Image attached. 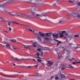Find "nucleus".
Here are the masks:
<instances>
[{
    "label": "nucleus",
    "mask_w": 80,
    "mask_h": 80,
    "mask_svg": "<svg viewBox=\"0 0 80 80\" xmlns=\"http://www.w3.org/2000/svg\"><path fill=\"white\" fill-rule=\"evenodd\" d=\"M29 11L31 12L29 13V15L27 14L21 13V17H22L25 18H32V16H33L34 17H36V18H40V20H43V21H45V22L48 21V19L46 18V16L45 14L42 13L40 15L39 14L36 13V12H34L31 8L29 9Z\"/></svg>",
    "instance_id": "obj_1"
},
{
    "label": "nucleus",
    "mask_w": 80,
    "mask_h": 80,
    "mask_svg": "<svg viewBox=\"0 0 80 80\" xmlns=\"http://www.w3.org/2000/svg\"><path fill=\"white\" fill-rule=\"evenodd\" d=\"M35 35H37L38 39L40 40V42H42V38H44L45 40H49V38L52 35V33H42L41 32H39L38 31H37L33 29L32 31Z\"/></svg>",
    "instance_id": "obj_2"
},
{
    "label": "nucleus",
    "mask_w": 80,
    "mask_h": 80,
    "mask_svg": "<svg viewBox=\"0 0 80 80\" xmlns=\"http://www.w3.org/2000/svg\"><path fill=\"white\" fill-rule=\"evenodd\" d=\"M61 33H59V34L60 35V37L63 38V37L64 38L66 39V42H69V41L71 40L72 39V35L70 34H69L68 33H66V31H62L61 32ZM63 33H65V35H64Z\"/></svg>",
    "instance_id": "obj_3"
},
{
    "label": "nucleus",
    "mask_w": 80,
    "mask_h": 80,
    "mask_svg": "<svg viewBox=\"0 0 80 80\" xmlns=\"http://www.w3.org/2000/svg\"><path fill=\"white\" fill-rule=\"evenodd\" d=\"M60 48L61 50H63L64 52L65 53H66V54H68V55H70L69 53L70 52V50L68 49L69 48V47L66 46L65 48H64L63 47L61 46L60 47Z\"/></svg>",
    "instance_id": "obj_4"
},
{
    "label": "nucleus",
    "mask_w": 80,
    "mask_h": 80,
    "mask_svg": "<svg viewBox=\"0 0 80 80\" xmlns=\"http://www.w3.org/2000/svg\"><path fill=\"white\" fill-rule=\"evenodd\" d=\"M72 16L74 18H76V17L80 18V12L78 11L75 12L72 14Z\"/></svg>",
    "instance_id": "obj_5"
},
{
    "label": "nucleus",
    "mask_w": 80,
    "mask_h": 80,
    "mask_svg": "<svg viewBox=\"0 0 80 80\" xmlns=\"http://www.w3.org/2000/svg\"><path fill=\"white\" fill-rule=\"evenodd\" d=\"M10 57L13 60H15V61H22V60H25V59L23 58H21V59H18L17 58H14V57H13V56H11Z\"/></svg>",
    "instance_id": "obj_6"
},
{
    "label": "nucleus",
    "mask_w": 80,
    "mask_h": 80,
    "mask_svg": "<svg viewBox=\"0 0 80 80\" xmlns=\"http://www.w3.org/2000/svg\"><path fill=\"white\" fill-rule=\"evenodd\" d=\"M27 1L28 2L32 3H33V4H38V1L37 0H27Z\"/></svg>",
    "instance_id": "obj_7"
},
{
    "label": "nucleus",
    "mask_w": 80,
    "mask_h": 80,
    "mask_svg": "<svg viewBox=\"0 0 80 80\" xmlns=\"http://www.w3.org/2000/svg\"><path fill=\"white\" fill-rule=\"evenodd\" d=\"M15 0H6L5 1V2L3 4V5H5L6 4H8L9 3H12V2H14Z\"/></svg>",
    "instance_id": "obj_8"
},
{
    "label": "nucleus",
    "mask_w": 80,
    "mask_h": 80,
    "mask_svg": "<svg viewBox=\"0 0 80 80\" xmlns=\"http://www.w3.org/2000/svg\"><path fill=\"white\" fill-rule=\"evenodd\" d=\"M6 45H2V46H3V47H6V48H10V49H11V45H10V44L9 43H5Z\"/></svg>",
    "instance_id": "obj_9"
},
{
    "label": "nucleus",
    "mask_w": 80,
    "mask_h": 80,
    "mask_svg": "<svg viewBox=\"0 0 80 80\" xmlns=\"http://www.w3.org/2000/svg\"><path fill=\"white\" fill-rule=\"evenodd\" d=\"M21 25H23V26H25V27H26L27 30H29V31L32 32L33 29L31 28L30 27L27 26V25L23 24Z\"/></svg>",
    "instance_id": "obj_10"
},
{
    "label": "nucleus",
    "mask_w": 80,
    "mask_h": 80,
    "mask_svg": "<svg viewBox=\"0 0 80 80\" xmlns=\"http://www.w3.org/2000/svg\"><path fill=\"white\" fill-rule=\"evenodd\" d=\"M69 45H71V47L72 48H76V47H77V45H74V44H72V43H69Z\"/></svg>",
    "instance_id": "obj_11"
},
{
    "label": "nucleus",
    "mask_w": 80,
    "mask_h": 80,
    "mask_svg": "<svg viewBox=\"0 0 80 80\" xmlns=\"http://www.w3.org/2000/svg\"><path fill=\"white\" fill-rule=\"evenodd\" d=\"M62 56V53L61 52L60 53H59L58 54V59H60V58H61V57Z\"/></svg>",
    "instance_id": "obj_12"
},
{
    "label": "nucleus",
    "mask_w": 80,
    "mask_h": 80,
    "mask_svg": "<svg viewBox=\"0 0 80 80\" xmlns=\"http://www.w3.org/2000/svg\"><path fill=\"white\" fill-rule=\"evenodd\" d=\"M18 73H24V72H15L13 73V75H18Z\"/></svg>",
    "instance_id": "obj_13"
},
{
    "label": "nucleus",
    "mask_w": 80,
    "mask_h": 80,
    "mask_svg": "<svg viewBox=\"0 0 80 80\" xmlns=\"http://www.w3.org/2000/svg\"><path fill=\"white\" fill-rule=\"evenodd\" d=\"M52 36L53 37H55L56 38H57L58 37V34H57L56 35H55V34H53L52 35Z\"/></svg>",
    "instance_id": "obj_14"
},
{
    "label": "nucleus",
    "mask_w": 80,
    "mask_h": 80,
    "mask_svg": "<svg viewBox=\"0 0 80 80\" xmlns=\"http://www.w3.org/2000/svg\"><path fill=\"white\" fill-rule=\"evenodd\" d=\"M70 56H67V57L65 59V61H68V60H70Z\"/></svg>",
    "instance_id": "obj_15"
},
{
    "label": "nucleus",
    "mask_w": 80,
    "mask_h": 80,
    "mask_svg": "<svg viewBox=\"0 0 80 80\" xmlns=\"http://www.w3.org/2000/svg\"><path fill=\"white\" fill-rule=\"evenodd\" d=\"M21 13H18L17 12H15L14 15L15 16H21Z\"/></svg>",
    "instance_id": "obj_16"
},
{
    "label": "nucleus",
    "mask_w": 80,
    "mask_h": 80,
    "mask_svg": "<svg viewBox=\"0 0 80 80\" xmlns=\"http://www.w3.org/2000/svg\"><path fill=\"white\" fill-rule=\"evenodd\" d=\"M23 46L25 48H27V49H28V50H30V48L28 46L25 45H23Z\"/></svg>",
    "instance_id": "obj_17"
},
{
    "label": "nucleus",
    "mask_w": 80,
    "mask_h": 80,
    "mask_svg": "<svg viewBox=\"0 0 80 80\" xmlns=\"http://www.w3.org/2000/svg\"><path fill=\"white\" fill-rule=\"evenodd\" d=\"M8 13H9L10 15H11L12 16H15V14H13V13L10 12H8Z\"/></svg>",
    "instance_id": "obj_18"
},
{
    "label": "nucleus",
    "mask_w": 80,
    "mask_h": 80,
    "mask_svg": "<svg viewBox=\"0 0 80 80\" xmlns=\"http://www.w3.org/2000/svg\"><path fill=\"white\" fill-rule=\"evenodd\" d=\"M7 22H8V24L9 26H10V25H11V22L12 21H7Z\"/></svg>",
    "instance_id": "obj_19"
},
{
    "label": "nucleus",
    "mask_w": 80,
    "mask_h": 80,
    "mask_svg": "<svg viewBox=\"0 0 80 80\" xmlns=\"http://www.w3.org/2000/svg\"><path fill=\"white\" fill-rule=\"evenodd\" d=\"M55 41H57V42H58V43L57 44V46L58 45H59V44H60V43H62V42L58 41V40H55Z\"/></svg>",
    "instance_id": "obj_20"
},
{
    "label": "nucleus",
    "mask_w": 80,
    "mask_h": 80,
    "mask_svg": "<svg viewBox=\"0 0 80 80\" xmlns=\"http://www.w3.org/2000/svg\"><path fill=\"white\" fill-rule=\"evenodd\" d=\"M48 64H49L50 65H53V62H50V61L48 62Z\"/></svg>",
    "instance_id": "obj_21"
},
{
    "label": "nucleus",
    "mask_w": 80,
    "mask_h": 80,
    "mask_svg": "<svg viewBox=\"0 0 80 80\" xmlns=\"http://www.w3.org/2000/svg\"><path fill=\"white\" fill-rule=\"evenodd\" d=\"M55 51H56L57 52L58 54L59 53H60V51L57 48H56V49H55Z\"/></svg>",
    "instance_id": "obj_22"
},
{
    "label": "nucleus",
    "mask_w": 80,
    "mask_h": 80,
    "mask_svg": "<svg viewBox=\"0 0 80 80\" xmlns=\"http://www.w3.org/2000/svg\"><path fill=\"white\" fill-rule=\"evenodd\" d=\"M0 19H1V20H2L3 21H4V22H7V21L5 19H4L3 18H0Z\"/></svg>",
    "instance_id": "obj_23"
},
{
    "label": "nucleus",
    "mask_w": 80,
    "mask_h": 80,
    "mask_svg": "<svg viewBox=\"0 0 80 80\" xmlns=\"http://www.w3.org/2000/svg\"><path fill=\"white\" fill-rule=\"evenodd\" d=\"M60 75L62 78H65V76L64 75L60 74Z\"/></svg>",
    "instance_id": "obj_24"
},
{
    "label": "nucleus",
    "mask_w": 80,
    "mask_h": 80,
    "mask_svg": "<svg viewBox=\"0 0 80 80\" xmlns=\"http://www.w3.org/2000/svg\"><path fill=\"white\" fill-rule=\"evenodd\" d=\"M10 41L11 42H17L16 40L15 39H12V40H10Z\"/></svg>",
    "instance_id": "obj_25"
},
{
    "label": "nucleus",
    "mask_w": 80,
    "mask_h": 80,
    "mask_svg": "<svg viewBox=\"0 0 80 80\" xmlns=\"http://www.w3.org/2000/svg\"><path fill=\"white\" fill-rule=\"evenodd\" d=\"M58 63L57 62L56 64L53 67V68H55V67H57V66H58Z\"/></svg>",
    "instance_id": "obj_26"
},
{
    "label": "nucleus",
    "mask_w": 80,
    "mask_h": 80,
    "mask_svg": "<svg viewBox=\"0 0 80 80\" xmlns=\"http://www.w3.org/2000/svg\"><path fill=\"white\" fill-rule=\"evenodd\" d=\"M4 77H10V78H13V77H14L13 76H4Z\"/></svg>",
    "instance_id": "obj_27"
},
{
    "label": "nucleus",
    "mask_w": 80,
    "mask_h": 80,
    "mask_svg": "<svg viewBox=\"0 0 80 80\" xmlns=\"http://www.w3.org/2000/svg\"><path fill=\"white\" fill-rule=\"evenodd\" d=\"M68 2H70V3H74V1L69 0L68 1Z\"/></svg>",
    "instance_id": "obj_28"
},
{
    "label": "nucleus",
    "mask_w": 80,
    "mask_h": 80,
    "mask_svg": "<svg viewBox=\"0 0 80 80\" xmlns=\"http://www.w3.org/2000/svg\"><path fill=\"white\" fill-rule=\"evenodd\" d=\"M56 2H62V1L61 0H55Z\"/></svg>",
    "instance_id": "obj_29"
},
{
    "label": "nucleus",
    "mask_w": 80,
    "mask_h": 80,
    "mask_svg": "<svg viewBox=\"0 0 80 80\" xmlns=\"http://www.w3.org/2000/svg\"><path fill=\"white\" fill-rule=\"evenodd\" d=\"M79 35H74V37L75 38L76 37H79Z\"/></svg>",
    "instance_id": "obj_30"
},
{
    "label": "nucleus",
    "mask_w": 80,
    "mask_h": 80,
    "mask_svg": "<svg viewBox=\"0 0 80 80\" xmlns=\"http://www.w3.org/2000/svg\"><path fill=\"white\" fill-rule=\"evenodd\" d=\"M38 62H42V60L38 59H37Z\"/></svg>",
    "instance_id": "obj_31"
},
{
    "label": "nucleus",
    "mask_w": 80,
    "mask_h": 80,
    "mask_svg": "<svg viewBox=\"0 0 80 80\" xmlns=\"http://www.w3.org/2000/svg\"><path fill=\"white\" fill-rule=\"evenodd\" d=\"M61 66L62 67H65V65L64 64H62Z\"/></svg>",
    "instance_id": "obj_32"
},
{
    "label": "nucleus",
    "mask_w": 80,
    "mask_h": 80,
    "mask_svg": "<svg viewBox=\"0 0 80 80\" xmlns=\"http://www.w3.org/2000/svg\"><path fill=\"white\" fill-rule=\"evenodd\" d=\"M69 68H73V67L72 66H69Z\"/></svg>",
    "instance_id": "obj_33"
},
{
    "label": "nucleus",
    "mask_w": 80,
    "mask_h": 80,
    "mask_svg": "<svg viewBox=\"0 0 80 80\" xmlns=\"http://www.w3.org/2000/svg\"><path fill=\"white\" fill-rule=\"evenodd\" d=\"M76 5L77 6H80V2L77 3Z\"/></svg>",
    "instance_id": "obj_34"
},
{
    "label": "nucleus",
    "mask_w": 80,
    "mask_h": 80,
    "mask_svg": "<svg viewBox=\"0 0 80 80\" xmlns=\"http://www.w3.org/2000/svg\"><path fill=\"white\" fill-rule=\"evenodd\" d=\"M35 45V43H34V44H32V45H33V47H37V46Z\"/></svg>",
    "instance_id": "obj_35"
},
{
    "label": "nucleus",
    "mask_w": 80,
    "mask_h": 80,
    "mask_svg": "<svg viewBox=\"0 0 80 80\" xmlns=\"http://www.w3.org/2000/svg\"><path fill=\"white\" fill-rule=\"evenodd\" d=\"M33 76H34V77H38V75L37 74H35L33 75Z\"/></svg>",
    "instance_id": "obj_36"
},
{
    "label": "nucleus",
    "mask_w": 80,
    "mask_h": 80,
    "mask_svg": "<svg viewBox=\"0 0 80 80\" xmlns=\"http://www.w3.org/2000/svg\"><path fill=\"white\" fill-rule=\"evenodd\" d=\"M8 28L10 31H11L12 30V28H11L8 27Z\"/></svg>",
    "instance_id": "obj_37"
},
{
    "label": "nucleus",
    "mask_w": 80,
    "mask_h": 80,
    "mask_svg": "<svg viewBox=\"0 0 80 80\" xmlns=\"http://www.w3.org/2000/svg\"><path fill=\"white\" fill-rule=\"evenodd\" d=\"M36 55L38 56H40V54L39 53H37L36 54Z\"/></svg>",
    "instance_id": "obj_38"
},
{
    "label": "nucleus",
    "mask_w": 80,
    "mask_h": 80,
    "mask_svg": "<svg viewBox=\"0 0 80 80\" xmlns=\"http://www.w3.org/2000/svg\"><path fill=\"white\" fill-rule=\"evenodd\" d=\"M36 58H40V59H42V58H40V57H36Z\"/></svg>",
    "instance_id": "obj_39"
},
{
    "label": "nucleus",
    "mask_w": 80,
    "mask_h": 80,
    "mask_svg": "<svg viewBox=\"0 0 80 80\" xmlns=\"http://www.w3.org/2000/svg\"><path fill=\"white\" fill-rule=\"evenodd\" d=\"M41 50V48H38L37 49V51H40Z\"/></svg>",
    "instance_id": "obj_40"
},
{
    "label": "nucleus",
    "mask_w": 80,
    "mask_h": 80,
    "mask_svg": "<svg viewBox=\"0 0 80 80\" xmlns=\"http://www.w3.org/2000/svg\"><path fill=\"white\" fill-rule=\"evenodd\" d=\"M38 74V76H42V74Z\"/></svg>",
    "instance_id": "obj_41"
},
{
    "label": "nucleus",
    "mask_w": 80,
    "mask_h": 80,
    "mask_svg": "<svg viewBox=\"0 0 80 80\" xmlns=\"http://www.w3.org/2000/svg\"><path fill=\"white\" fill-rule=\"evenodd\" d=\"M39 52H40V53L41 52V53H42L41 54V55H43V52H42V51H39Z\"/></svg>",
    "instance_id": "obj_42"
},
{
    "label": "nucleus",
    "mask_w": 80,
    "mask_h": 80,
    "mask_svg": "<svg viewBox=\"0 0 80 80\" xmlns=\"http://www.w3.org/2000/svg\"><path fill=\"white\" fill-rule=\"evenodd\" d=\"M73 59H74V58H73L71 59H69V60H70V61H72L73 60Z\"/></svg>",
    "instance_id": "obj_43"
},
{
    "label": "nucleus",
    "mask_w": 80,
    "mask_h": 80,
    "mask_svg": "<svg viewBox=\"0 0 80 80\" xmlns=\"http://www.w3.org/2000/svg\"><path fill=\"white\" fill-rule=\"evenodd\" d=\"M55 79H56V80H58V77H56V78H55Z\"/></svg>",
    "instance_id": "obj_44"
},
{
    "label": "nucleus",
    "mask_w": 80,
    "mask_h": 80,
    "mask_svg": "<svg viewBox=\"0 0 80 80\" xmlns=\"http://www.w3.org/2000/svg\"><path fill=\"white\" fill-rule=\"evenodd\" d=\"M66 68V67L63 68H62L61 69L62 70H65Z\"/></svg>",
    "instance_id": "obj_45"
},
{
    "label": "nucleus",
    "mask_w": 80,
    "mask_h": 80,
    "mask_svg": "<svg viewBox=\"0 0 80 80\" xmlns=\"http://www.w3.org/2000/svg\"><path fill=\"white\" fill-rule=\"evenodd\" d=\"M36 7V6L35 5H32V8H33V7Z\"/></svg>",
    "instance_id": "obj_46"
},
{
    "label": "nucleus",
    "mask_w": 80,
    "mask_h": 80,
    "mask_svg": "<svg viewBox=\"0 0 80 80\" xmlns=\"http://www.w3.org/2000/svg\"><path fill=\"white\" fill-rule=\"evenodd\" d=\"M29 59V60H32L33 61H35V59Z\"/></svg>",
    "instance_id": "obj_47"
},
{
    "label": "nucleus",
    "mask_w": 80,
    "mask_h": 80,
    "mask_svg": "<svg viewBox=\"0 0 80 80\" xmlns=\"http://www.w3.org/2000/svg\"><path fill=\"white\" fill-rule=\"evenodd\" d=\"M12 23H16V24H19L18 23L16 22H12Z\"/></svg>",
    "instance_id": "obj_48"
},
{
    "label": "nucleus",
    "mask_w": 80,
    "mask_h": 80,
    "mask_svg": "<svg viewBox=\"0 0 80 80\" xmlns=\"http://www.w3.org/2000/svg\"><path fill=\"white\" fill-rule=\"evenodd\" d=\"M35 67H36V68H37V67H38V65H36L35 66Z\"/></svg>",
    "instance_id": "obj_49"
},
{
    "label": "nucleus",
    "mask_w": 80,
    "mask_h": 80,
    "mask_svg": "<svg viewBox=\"0 0 80 80\" xmlns=\"http://www.w3.org/2000/svg\"><path fill=\"white\" fill-rule=\"evenodd\" d=\"M62 21H60L58 23H62Z\"/></svg>",
    "instance_id": "obj_50"
},
{
    "label": "nucleus",
    "mask_w": 80,
    "mask_h": 80,
    "mask_svg": "<svg viewBox=\"0 0 80 80\" xmlns=\"http://www.w3.org/2000/svg\"><path fill=\"white\" fill-rule=\"evenodd\" d=\"M76 63H77V62H73L72 64H76Z\"/></svg>",
    "instance_id": "obj_51"
},
{
    "label": "nucleus",
    "mask_w": 80,
    "mask_h": 80,
    "mask_svg": "<svg viewBox=\"0 0 80 80\" xmlns=\"http://www.w3.org/2000/svg\"><path fill=\"white\" fill-rule=\"evenodd\" d=\"M19 79H22V77H19Z\"/></svg>",
    "instance_id": "obj_52"
},
{
    "label": "nucleus",
    "mask_w": 80,
    "mask_h": 80,
    "mask_svg": "<svg viewBox=\"0 0 80 80\" xmlns=\"http://www.w3.org/2000/svg\"><path fill=\"white\" fill-rule=\"evenodd\" d=\"M56 21V20H52V21L53 22H55V21Z\"/></svg>",
    "instance_id": "obj_53"
},
{
    "label": "nucleus",
    "mask_w": 80,
    "mask_h": 80,
    "mask_svg": "<svg viewBox=\"0 0 80 80\" xmlns=\"http://www.w3.org/2000/svg\"><path fill=\"white\" fill-rule=\"evenodd\" d=\"M17 48H14V50H16Z\"/></svg>",
    "instance_id": "obj_54"
},
{
    "label": "nucleus",
    "mask_w": 80,
    "mask_h": 80,
    "mask_svg": "<svg viewBox=\"0 0 80 80\" xmlns=\"http://www.w3.org/2000/svg\"><path fill=\"white\" fill-rule=\"evenodd\" d=\"M76 63H80V62H76Z\"/></svg>",
    "instance_id": "obj_55"
},
{
    "label": "nucleus",
    "mask_w": 80,
    "mask_h": 80,
    "mask_svg": "<svg viewBox=\"0 0 80 80\" xmlns=\"http://www.w3.org/2000/svg\"><path fill=\"white\" fill-rule=\"evenodd\" d=\"M76 48H80V47H77V46H76Z\"/></svg>",
    "instance_id": "obj_56"
},
{
    "label": "nucleus",
    "mask_w": 80,
    "mask_h": 80,
    "mask_svg": "<svg viewBox=\"0 0 80 80\" xmlns=\"http://www.w3.org/2000/svg\"><path fill=\"white\" fill-rule=\"evenodd\" d=\"M54 78V76H52L51 77V78Z\"/></svg>",
    "instance_id": "obj_57"
},
{
    "label": "nucleus",
    "mask_w": 80,
    "mask_h": 80,
    "mask_svg": "<svg viewBox=\"0 0 80 80\" xmlns=\"http://www.w3.org/2000/svg\"><path fill=\"white\" fill-rule=\"evenodd\" d=\"M31 66H28V68H31Z\"/></svg>",
    "instance_id": "obj_58"
},
{
    "label": "nucleus",
    "mask_w": 80,
    "mask_h": 80,
    "mask_svg": "<svg viewBox=\"0 0 80 80\" xmlns=\"http://www.w3.org/2000/svg\"><path fill=\"white\" fill-rule=\"evenodd\" d=\"M13 66H15V64L14 63L13 64Z\"/></svg>",
    "instance_id": "obj_59"
},
{
    "label": "nucleus",
    "mask_w": 80,
    "mask_h": 80,
    "mask_svg": "<svg viewBox=\"0 0 80 80\" xmlns=\"http://www.w3.org/2000/svg\"><path fill=\"white\" fill-rule=\"evenodd\" d=\"M5 32H6V33H8V32L7 31H4Z\"/></svg>",
    "instance_id": "obj_60"
},
{
    "label": "nucleus",
    "mask_w": 80,
    "mask_h": 80,
    "mask_svg": "<svg viewBox=\"0 0 80 80\" xmlns=\"http://www.w3.org/2000/svg\"><path fill=\"white\" fill-rule=\"evenodd\" d=\"M48 67H49V66H50V65H48Z\"/></svg>",
    "instance_id": "obj_61"
},
{
    "label": "nucleus",
    "mask_w": 80,
    "mask_h": 80,
    "mask_svg": "<svg viewBox=\"0 0 80 80\" xmlns=\"http://www.w3.org/2000/svg\"><path fill=\"white\" fill-rule=\"evenodd\" d=\"M22 67H23V68H25V67L22 66Z\"/></svg>",
    "instance_id": "obj_62"
},
{
    "label": "nucleus",
    "mask_w": 80,
    "mask_h": 80,
    "mask_svg": "<svg viewBox=\"0 0 80 80\" xmlns=\"http://www.w3.org/2000/svg\"><path fill=\"white\" fill-rule=\"evenodd\" d=\"M2 5L0 4V6H2Z\"/></svg>",
    "instance_id": "obj_63"
},
{
    "label": "nucleus",
    "mask_w": 80,
    "mask_h": 80,
    "mask_svg": "<svg viewBox=\"0 0 80 80\" xmlns=\"http://www.w3.org/2000/svg\"><path fill=\"white\" fill-rule=\"evenodd\" d=\"M53 5H55V4H53Z\"/></svg>",
    "instance_id": "obj_64"
}]
</instances>
